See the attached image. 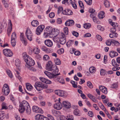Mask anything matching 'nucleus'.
<instances>
[{
  "label": "nucleus",
  "mask_w": 120,
  "mask_h": 120,
  "mask_svg": "<svg viewBox=\"0 0 120 120\" xmlns=\"http://www.w3.org/2000/svg\"><path fill=\"white\" fill-rule=\"evenodd\" d=\"M52 74L50 72L45 71H44V73L49 78H55L57 77V76L60 75V73L57 74L58 71V68L56 66H54L53 68H52Z\"/></svg>",
  "instance_id": "f257e3e1"
},
{
  "label": "nucleus",
  "mask_w": 120,
  "mask_h": 120,
  "mask_svg": "<svg viewBox=\"0 0 120 120\" xmlns=\"http://www.w3.org/2000/svg\"><path fill=\"white\" fill-rule=\"evenodd\" d=\"M29 106V104L27 102L25 101H23L22 104H20L19 105V111L21 113L23 112L26 108Z\"/></svg>",
  "instance_id": "f03ea898"
},
{
  "label": "nucleus",
  "mask_w": 120,
  "mask_h": 120,
  "mask_svg": "<svg viewBox=\"0 0 120 120\" xmlns=\"http://www.w3.org/2000/svg\"><path fill=\"white\" fill-rule=\"evenodd\" d=\"M34 86L36 89L38 91H40V90L38 89V87H40L42 89H46L48 87L47 85L44 84L41 82H36Z\"/></svg>",
  "instance_id": "7ed1b4c3"
},
{
  "label": "nucleus",
  "mask_w": 120,
  "mask_h": 120,
  "mask_svg": "<svg viewBox=\"0 0 120 120\" xmlns=\"http://www.w3.org/2000/svg\"><path fill=\"white\" fill-rule=\"evenodd\" d=\"M53 29L51 26L47 27L44 30L45 32L44 34V35L45 37L46 38L50 35H51L52 31Z\"/></svg>",
  "instance_id": "20e7f679"
},
{
  "label": "nucleus",
  "mask_w": 120,
  "mask_h": 120,
  "mask_svg": "<svg viewBox=\"0 0 120 120\" xmlns=\"http://www.w3.org/2000/svg\"><path fill=\"white\" fill-rule=\"evenodd\" d=\"M26 63V66L30 70L33 71L32 68H30L31 66H33L35 64V62L34 60L30 57L28 59L27 61L25 62Z\"/></svg>",
  "instance_id": "39448f33"
},
{
  "label": "nucleus",
  "mask_w": 120,
  "mask_h": 120,
  "mask_svg": "<svg viewBox=\"0 0 120 120\" xmlns=\"http://www.w3.org/2000/svg\"><path fill=\"white\" fill-rule=\"evenodd\" d=\"M4 94L5 96L7 95L9 93L10 90L8 85L6 84H5L3 87L2 89Z\"/></svg>",
  "instance_id": "423d86ee"
},
{
  "label": "nucleus",
  "mask_w": 120,
  "mask_h": 120,
  "mask_svg": "<svg viewBox=\"0 0 120 120\" xmlns=\"http://www.w3.org/2000/svg\"><path fill=\"white\" fill-rule=\"evenodd\" d=\"M59 41L60 44L62 45L64 44L66 41L65 35L63 33H61L59 37Z\"/></svg>",
  "instance_id": "0eeeda50"
},
{
  "label": "nucleus",
  "mask_w": 120,
  "mask_h": 120,
  "mask_svg": "<svg viewBox=\"0 0 120 120\" xmlns=\"http://www.w3.org/2000/svg\"><path fill=\"white\" fill-rule=\"evenodd\" d=\"M25 34L28 40L30 41L32 40V34L29 28H27Z\"/></svg>",
  "instance_id": "6e6552de"
},
{
  "label": "nucleus",
  "mask_w": 120,
  "mask_h": 120,
  "mask_svg": "<svg viewBox=\"0 0 120 120\" xmlns=\"http://www.w3.org/2000/svg\"><path fill=\"white\" fill-rule=\"evenodd\" d=\"M3 52L4 55L7 57H11L13 54L12 52L8 49H4L3 51Z\"/></svg>",
  "instance_id": "1a4fd4ad"
},
{
  "label": "nucleus",
  "mask_w": 120,
  "mask_h": 120,
  "mask_svg": "<svg viewBox=\"0 0 120 120\" xmlns=\"http://www.w3.org/2000/svg\"><path fill=\"white\" fill-rule=\"evenodd\" d=\"M45 28V26L41 25L37 27L36 30V34L38 35H40L41 33L42 32Z\"/></svg>",
  "instance_id": "9d476101"
},
{
  "label": "nucleus",
  "mask_w": 120,
  "mask_h": 120,
  "mask_svg": "<svg viewBox=\"0 0 120 120\" xmlns=\"http://www.w3.org/2000/svg\"><path fill=\"white\" fill-rule=\"evenodd\" d=\"M36 117L38 120H50L49 118L40 114L37 115L36 116Z\"/></svg>",
  "instance_id": "9b49d317"
},
{
  "label": "nucleus",
  "mask_w": 120,
  "mask_h": 120,
  "mask_svg": "<svg viewBox=\"0 0 120 120\" xmlns=\"http://www.w3.org/2000/svg\"><path fill=\"white\" fill-rule=\"evenodd\" d=\"M53 66L52 62L51 61H49L46 65V69L48 71H51L52 70V68H53Z\"/></svg>",
  "instance_id": "f8f14e48"
},
{
  "label": "nucleus",
  "mask_w": 120,
  "mask_h": 120,
  "mask_svg": "<svg viewBox=\"0 0 120 120\" xmlns=\"http://www.w3.org/2000/svg\"><path fill=\"white\" fill-rule=\"evenodd\" d=\"M62 13L64 15H72L73 12L71 10L69 9H67L64 10Z\"/></svg>",
  "instance_id": "ddd939ff"
},
{
  "label": "nucleus",
  "mask_w": 120,
  "mask_h": 120,
  "mask_svg": "<svg viewBox=\"0 0 120 120\" xmlns=\"http://www.w3.org/2000/svg\"><path fill=\"white\" fill-rule=\"evenodd\" d=\"M8 27L7 30V33L8 36H10L12 29V24L10 20H9Z\"/></svg>",
  "instance_id": "4468645a"
},
{
  "label": "nucleus",
  "mask_w": 120,
  "mask_h": 120,
  "mask_svg": "<svg viewBox=\"0 0 120 120\" xmlns=\"http://www.w3.org/2000/svg\"><path fill=\"white\" fill-rule=\"evenodd\" d=\"M75 22L72 20H67L65 23L66 26H72L74 24Z\"/></svg>",
  "instance_id": "2eb2a0df"
},
{
  "label": "nucleus",
  "mask_w": 120,
  "mask_h": 120,
  "mask_svg": "<svg viewBox=\"0 0 120 120\" xmlns=\"http://www.w3.org/2000/svg\"><path fill=\"white\" fill-rule=\"evenodd\" d=\"M63 106L64 108L67 109L70 108L71 107V104L70 103L67 101H63L62 102Z\"/></svg>",
  "instance_id": "dca6fc26"
},
{
  "label": "nucleus",
  "mask_w": 120,
  "mask_h": 120,
  "mask_svg": "<svg viewBox=\"0 0 120 120\" xmlns=\"http://www.w3.org/2000/svg\"><path fill=\"white\" fill-rule=\"evenodd\" d=\"M111 25L113 27V28H111L110 30V32H115L116 31V27L118 26V25L117 23L115 24V22H113L111 24Z\"/></svg>",
  "instance_id": "f3484780"
},
{
  "label": "nucleus",
  "mask_w": 120,
  "mask_h": 120,
  "mask_svg": "<svg viewBox=\"0 0 120 120\" xmlns=\"http://www.w3.org/2000/svg\"><path fill=\"white\" fill-rule=\"evenodd\" d=\"M54 106L55 109L57 110H60L62 108L63 105L61 103L58 102L54 104Z\"/></svg>",
  "instance_id": "a211bd4d"
},
{
  "label": "nucleus",
  "mask_w": 120,
  "mask_h": 120,
  "mask_svg": "<svg viewBox=\"0 0 120 120\" xmlns=\"http://www.w3.org/2000/svg\"><path fill=\"white\" fill-rule=\"evenodd\" d=\"M99 88L101 91L102 92L105 94H106L107 93V88L103 86H99Z\"/></svg>",
  "instance_id": "6ab92c4d"
},
{
  "label": "nucleus",
  "mask_w": 120,
  "mask_h": 120,
  "mask_svg": "<svg viewBox=\"0 0 120 120\" xmlns=\"http://www.w3.org/2000/svg\"><path fill=\"white\" fill-rule=\"evenodd\" d=\"M45 44L48 47H51L53 45L52 42L50 40L48 39L45 41Z\"/></svg>",
  "instance_id": "aec40b11"
},
{
  "label": "nucleus",
  "mask_w": 120,
  "mask_h": 120,
  "mask_svg": "<svg viewBox=\"0 0 120 120\" xmlns=\"http://www.w3.org/2000/svg\"><path fill=\"white\" fill-rule=\"evenodd\" d=\"M118 55V53L116 52L113 51L110 52L109 53L110 56L112 58L117 56Z\"/></svg>",
  "instance_id": "412c9836"
},
{
  "label": "nucleus",
  "mask_w": 120,
  "mask_h": 120,
  "mask_svg": "<svg viewBox=\"0 0 120 120\" xmlns=\"http://www.w3.org/2000/svg\"><path fill=\"white\" fill-rule=\"evenodd\" d=\"M104 14V11H102L100 12L98 14V17L99 19H103L105 16Z\"/></svg>",
  "instance_id": "4be33fe9"
},
{
  "label": "nucleus",
  "mask_w": 120,
  "mask_h": 120,
  "mask_svg": "<svg viewBox=\"0 0 120 120\" xmlns=\"http://www.w3.org/2000/svg\"><path fill=\"white\" fill-rule=\"evenodd\" d=\"M26 87L27 89L28 90L31 91L33 89V87L29 83L26 84Z\"/></svg>",
  "instance_id": "5701e85b"
},
{
  "label": "nucleus",
  "mask_w": 120,
  "mask_h": 120,
  "mask_svg": "<svg viewBox=\"0 0 120 120\" xmlns=\"http://www.w3.org/2000/svg\"><path fill=\"white\" fill-rule=\"evenodd\" d=\"M22 55L25 62H26L28 58L30 57V56L29 57V56L27 55L26 53L25 52L23 53Z\"/></svg>",
  "instance_id": "b1692460"
},
{
  "label": "nucleus",
  "mask_w": 120,
  "mask_h": 120,
  "mask_svg": "<svg viewBox=\"0 0 120 120\" xmlns=\"http://www.w3.org/2000/svg\"><path fill=\"white\" fill-rule=\"evenodd\" d=\"M80 111L78 109H75L74 111V114L76 116H79L80 115Z\"/></svg>",
  "instance_id": "393cba45"
},
{
  "label": "nucleus",
  "mask_w": 120,
  "mask_h": 120,
  "mask_svg": "<svg viewBox=\"0 0 120 120\" xmlns=\"http://www.w3.org/2000/svg\"><path fill=\"white\" fill-rule=\"evenodd\" d=\"M72 0H64L62 3L63 4H65L66 5H69L71 4L72 2Z\"/></svg>",
  "instance_id": "a878e982"
},
{
  "label": "nucleus",
  "mask_w": 120,
  "mask_h": 120,
  "mask_svg": "<svg viewBox=\"0 0 120 120\" xmlns=\"http://www.w3.org/2000/svg\"><path fill=\"white\" fill-rule=\"evenodd\" d=\"M118 35L115 32H111L109 34V36L111 38H114V37H117Z\"/></svg>",
  "instance_id": "bb28decb"
},
{
  "label": "nucleus",
  "mask_w": 120,
  "mask_h": 120,
  "mask_svg": "<svg viewBox=\"0 0 120 120\" xmlns=\"http://www.w3.org/2000/svg\"><path fill=\"white\" fill-rule=\"evenodd\" d=\"M7 0H2V2L5 8H8L9 6L8 3V1H7Z\"/></svg>",
  "instance_id": "cd10ccee"
},
{
  "label": "nucleus",
  "mask_w": 120,
  "mask_h": 120,
  "mask_svg": "<svg viewBox=\"0 0 120 120\" xmlns=\"http://www.w3.org/2000/svg\"><path fill=\"white\" fill-rule=\"evenodd\" d=\"M52 31V32L51 34V35H53L54 36H57L59 33L58 31L55 30V29H53Z\"/></svg>",
  "instance_id": "c85d7f7f"
},
{
  "label": "nucleus",
  "mask_w": 120,
  "mask_h": 120,
  "mask_svg": "<svg viewBox=\"0 0 120 120\" xmlns=\"http://www.w3.org/2000/svg\"><path fill=\"white\" fill-rule=\"evenodd\" d=\"M31 24L32 26L35 27L37 26L38 25L39 23L37 21L34 20L32 22Z\"/></svg>",
  "instance_id": "c756f323"
},
{
  "label": "nucleus",
  "mask_w": 120,
  "mask_h": 120,
  "mask_svg": "<svg viewBox=\"0 0 120 120\" xmlns=\"http://www.w3.org/2000/svg\"><path fill=\"white\" fill-rule=\"evenodd\" d=\"M96 68L94 67H91L89 69L90 73H94L96 71Z\"/></svg>",
  "instance_id": "7c9ffc66"
},
{
  "label": "nucleus",
  "mask_w": 120,
  "mask_h": 120,
  "mask_svg": "<svg viewBox=\"0 0 120 120\" xmlns=\"http://www.w3.org/2000/svg\"><path fill=\"white\" fill-rule=\"evenodd\" d=\"M20 36L21 40L22 41H23L24 43H26V41L25 40V39L24 37V34L23 33H21Z\"/></svg>",
  "instance_id": "2f4dec72"
},
{
  "label": "nucleus",
  "mask_w": 120,
  "mask_h": 120,
  "mask_svg": "<svg viewBox=\"0 0 120 120\" xmlns=\"http://www.w3.org/2000/svg\"><path fill=\"white\" fill-rule=\"evenodd\" d=\"M33 51L34 54H38L40 52V50L38 48L36 47L33 49Z\"/></svg>",
  "instance_id": "473e14b6"
},
{
  "label": "nucleus",
  "mask_w": 120,
  "mask_h": 120,
  "mask_svg": "<svg viewBox=\"0 0 120 120\" xmlns=\"http://www.w3.org/2000/svg\"><path fill=\"white\" fill-rule=\"evenodd\" d=\"M61 77H59L58 78V81L60 83L62 84H64L65 83L64 80V79L61 78Z\"/></svg>",
  "instance_id": "72a5a7b5"
},
{
  "label": "nucleus",
  "mask_w": 120,
  "mask_h": 120,
  "mask_svg": "<svg viewBox=\"0 0 120 120\" xmlns=\"http://www.w3.org/2000/svg\"><path fill=\"white\" fill-rule=\"evenodd\" d=\"M51 112L53 115L55 116H56L57 114L60 113V112L54 110H52L51 111Z\"/></svg>",
  "instance_id": "f704fd0d"
},
{
  "label": "nucleus",
  "mask_w": 120,
  "mask_h": 120,
  "mask_svg": "<svg viewBox=\"0 0 120 120\" xmlns=\"http://www.w3.org/2000/svg\"><path fill=\"white\" fill-rule=\"evenodd\" d=\"M112 65L114 67H117L119 66V65L117 64L116 61L114 59H113L112 60Z\"/></svg>",
  "instance_id": "c9c22d12"
},
{
  "label": "nucleus",
  "mask_w": 120,
  "mask_h": 120,
  "mask_svg": "<svg viewBox=\"0 0 120 120\" xmlns=\"http://www.w3.org/2000/svg\"><path fill=\"white\" fill-rule=\"evenodd\" d=\"M112 43L113 44L115 45L116 46H119L120 45V43L117 41H116L115 40L112 39Z\"/></svg>",
  "instance_id": "e433bc0d"
},
{
  "label": "nucleus",
  "mask_w": 120,
  "mask_h": 120,
  "mask_svg": "<svg viewBox=\"0 0 120 120\" xmlns=\"http://www.w3.org/2000/svg\"><path fill=\"white\" fill-rule=\"evenodd\" d=\"M91 26V25L90 23H87L84 24V28L86 29H89Z\"/></svg>",
  "instance_id": "4c0bfd02"
},
{
  "label": "nucleus",
  "mask_w": 120,
  "mask_h": 120,
  "mask_svg": "<svg viewBox=\"0 0 120 120\" xmlns=\"http://www.w3.org/2000/svg\"><path fill=\"white\" fill-rule=\"evenodd\" d=\"M104 4L106 7L108 8L110 6L109 2L107 0H105L104 1Z\"/></svg>",
  "instance_id": "58836bf2"
},
{
  "label": "nucleus",
  "mask_w": 120,
  "mask_h": 120,
  "mask_svg": "<svg viewBox=\"0 0 120 120\" xmlns=\"http://www.w3.org/2000/svg\"><path fill=\"white\" fill-rule=\"evenodd\" d=\"M78 3L81 9L84 8V6L82 2L80 0L78 1Z\"/></svg>",
  "instance_id": "ea45409f"
},
{
  "label": "nucleus",
  "mask_w": 120,
  "mask_h": 120,
  "mask_svg": "<svg viewBox=\"0 0 120 120\" xmlns=\"http://www.w3.org/2000/svg\"><path fill=\"white\" fill-rule=\"evenodd\" d=\"M11 44L13 47H14L16 45V41L15 39H11Z\"/></svg>",
  "instance_id": "a19ab883"
},
{
  "label": "nucleus",
  "mask_w": 120,
  "mask_h": 120,
  "mask_svg": "<svg viewBox=\"0 0 120 120\" xmlns=\"http://www.w3.org/2000/svg\"><path fill=\"white\" fill-rule=\"evenodd\" d=\"M66 119L67 120H74V117L71 115H67Z\"/></svg>",
  "instance_id": "79ce46f5"
},
{
  "label": "nucleus",
  "mask_w": 120,
  "mask_h": 120,
  "mask_svg": "<svg viewBox=\"0 0 120 120\" xmlns=\"http://www.w3.org/2000/svg\"><path fill=\"white\" fill-rule=\"evenodd\" d=\"M20 63V61L19 59H16L15 61V64L16 66H19Z\"/></svg>",
  "instance_id": "37998d69"
},
{
  "label": "nucleus",
  "mask_w": 120,
  "mask_h": 120,
  "mask_svg": "<svg viewBox=\"0 0 120 120\" xmlns=\"http://www.w3.org/2000/svg\"><path fill=\"white\" fill-rule=\"evenodd\" d=\"M55 63L57 65H60L61 64V62L60 60L58 58H56L54 60Z\"/></svg>",
  "instance_id": "c03bdc74"
},
{
  "label": "nucleus",
  "mask_w": 120,
  "mask_h": 120,
  "mask_svg": "<svg viewBox=\"0 0 120 120\" xmlns=\"http://www.w3.org/2000/svg\"><path fill=\"white\" fill-rule=\"evenodd\" d=\"M25 109L27 113L28 114L30 113L31 110L30 106H28Z\"/></svg>",
  "instance_id": "a18cd8bd"
},
{
  "label": "nucleus",
  "mask_w": 120,
  "mask_h": 120,
  "mask_svg": "<svg viewBox=\"0 0 120 120\" xmlns=\"http://www.w3.org/2000/svg\"><path fill=\"white\" fill-rule=\"evenodd\" d=\"M112 39H109L106 42V44L108 46H110L112 42Z\"/></svg>",
  "instance_id": "49530a36"
},
{
  "label": "nucleus",
  "mask_w": 120,
  "mask_h": 120,
  "mask_svg": "<svg viewBox=\"0 0 120 120\" xmlns=\"http://www.w3.org/2000/svg\"><path fill=\"white\" fill-rule=\"evenodd\" d=\"M7 73L8 76L11 78L12 77V75L11 71L9 70H8L6 71Z\"/></svg>",
  "instance_id": "de8ad7c7"
},
{
  "label": "nucleus",
  "mask_w": 120,
  "mask_h": 120,
  "mask_svg": "<svg viewBox=\"0 0 120 120\" xmlns=\"http://www.w3.org/2000/svg\"><path fill=\"white\" fill-rule=\"evenodd\" d=\"M87 85L91 89L93 87V86L92 83L89 81H88L87 82Z\"/></svg>",
  "instance_id": "09e8293b"
},
{
  "label": "nucleus",
  "mask_w": 120,
  "mask_h": 120,
  "mask_svg": "<svg viewBox=\"0 0 120 120\" xmlns=\"http://www.w3.org/2000/svg\"><path fill=\"white\" fill-rule=\"evenodd\" d=\"M38 108L37 106H34L33 107L32 109L33 111L34 112H37Z\"/></svg>",
  "instance_id": "8fccbe9b"
},
{
  "label": "nucleus",
  "mask_w": 120,
  "mask_h": 120,
  "mask_svg": "<svg viewBox=\"0 0 120 120\" xmlns=\"http://www.w3.org/2000/svg\"><path fill=\"white\" fill-rule=\"evenodd\" d=\"M2 109H7L8 108L7 107L6 104L4 103H3L2 104Z\"/></svg>",
  "instance_id": "3c124183"
},
{
  "label": "nucleus",
  "mask_w": 120,
  "mask_h": 120,
  "mask_svg": "<svg viewBox=\"0 0 120 120\" xmlns=\"http://www.w3.org/2000/svg\"><path fill=\"white\" fill-rule=\"evenodd\" d=\"M71 83L72 84V86L74 88H76L77 87V86L75 84V81L72 80H71Z\"/></svg>",
  "instance_id": "603ef678"
},
{
  "label": "nucleus",
  "mask_w": 120,
  "mask_h": 120,
  "mask_svg": "<svg viewBox=\"0 0 120 120\" xmlns=\"http://www.w3.org/2000/svg\"><path fill=\"white\" fill-rule=\"evenodd\" d=\"M16 34L15 32H13L11 35V39H16Z\"/></svg>",
  "instance_id": "864d4df0"
},
{
  "label": "nucleus",
  "mask_w": 120,
  "mask_h": 120,
  "mask_svg": "<svg viewBox=\"0 0 120 120\" xmlns=\"http://www.w3.org/2000/svg\"><path fill=\"white\" fill-rule=\"evenodd\" d=\"M64 50L63 49H61L57 51V52L59 54H60L64 52Z\"/></svg>",
  "instance_id": "5fc2aeb1"
},
{
  "label": "nucleus",
  "mask_w": 120,
  "mask_h": 120,
  "mask_svg": "<svg viewBox=\"0 0 120 120\" xmlns=\"http://www.w3.org/2000/svg\"><path fill=\"white\" fill-rule=\"evenodd\" d=\"M96 38L99 41H101L102 40V38L101 36L99 35H97L96 36Z\"/></svg>",
  "instance_id": "6e6d98bb"
},
{
  "label": "nucleus",
  "mask_w": 120,
  "mask_h": 120,
  "mask_svg": "<svg viewBox=\"0 0 120 120\" xmlns=\"http://www.w3.org/2000/svg\"><path fill=\"white\" fill-rule=\"evenodd\" d=\"M63 10V8L62 7H59L58 8V14H59Z\"/></svg>",
  "instance_id": "4d7b16f0"
},
{
  "label": "nucleus",
  "mask_w": 120,
  "mask_h": 120,
  "mask_svg": "<svg viewBox=\"0 0 120 120\" xmlns=\"http://www.w3.org/2000/svg\"><path fill=\"white\" fill-rule=\"evenodd\" d=\"M92 18L94 22L98 24H99V23H100L99 21H97L96 19V18L95 17V16L94 17H93Z\"/></svg>",
  "instance_id": "13d9d810"
},
{
  "label": "nucleus",
  "mask_w": 120,
  "mask_h": 120,
  "mask_svg": "<svg viewBox=\"0 0 120 120\" xmlns=\"http://www.w3.org/2000/svg\"><path fill=\"white\" fill-rule=\"evenodd\" d=\"M87 4L89 5H91L92 3V0H84Z\"/></svg>",
  "instance_id": "bf43d9fd"
},
{
  "label": "nucleus",
  "mask_w": 120,
  "mask_h": 120,
  "mask_svg": "<svg viewBox=\"0 0 120 120\" xmlns=\"http://www.w3.org/2000/svg\"><path fill=\"white\" fill-rule=\"evenodd\" d=\"M88 115L90 117H92L94 116L93 112L91 111H89L88 113Z\"/></svg>",
  "instance_id": "052dcab7"
},
{
  "label": "nucleus",
  "mask_w": 120,
  "mask_h": 120,
  "mask_svg": "<svg viewBox=\"0 0 120 120\" xmlns=\"http://www.w3.org/2000/svg\"><path fill=\"white\" fill-rule=\"evenodd\" d=\"M105 74V70H104L103 69H102L101 71H100V74L102 76H103Z\"/></svg>",
  "instance_id": "680f3d73"
},
{
  "label": "nucleus",
  "mask_w": 120,
  "mask_h": 120,
  "mask_svg": "<svg viewBox=\"0 0 120 120\" xmlns=\"http://www.w3.org/2000/svg\"><path fill=\"white\" fill-rule=\"evenodd\" d=\"M64 32L66 35H67L68 33V29L67 27H65L64 28Z\"/></svg>",
  "instance_id": "e2e57ef3"
},
{
  "label": "nucleus",
  "mask_w": 120,
  "mask_h": 120,
  "mask_svg": "<svg viewBox=\"0 0 120 120\" xmlns=\"http://www.w3.org/2000/svg\"><path fill=\"white\" fill-rule=\"evenodd\" d=\"M73 35L75 36L76 37H77L79 36V34L77 32L73 31L72 32Z\"/></svg>",
  "instance_id": "0e129e2a"
},
{
  "label": "nucleus",
  "mask_w": 120,
  "mask_h": 120,
  "mask_svg": "<svg viewBox=\"0 0 120 120\" xmlns=\"http://www.w3.org/2000/svg\"><path fill=\"white\" fill-rule=\"evenodd\" d=\"M49 16L51 18H53L55 16L54 13L53 12L50 13L49 14Z\"/></svg>",
  "instance_id": "69168bd1"
},
{
  "label": "nucleus",
  "mask_w": 120,
  "mask_h": 120,
  "mask_svg": "<svg viewBox=\"0 0 120 120\" xmlns=\"http://www.w3.org/2000/svg\"><path fill=\"white\" fill-rule=\"evenodd\" d=\"M39 79L41 81L44 83H45L46 79L45 78L42 77H40Z\"/></svg>",
  "instance_id": "338daca9"
},
{
  "label": "nucleus",
  "mask_w": 120,
  "mask_h": 120,
  "mask_svg": "<svg viewBox=\"0 0 120 120\" xmlns=\"http://www.w3.org/2000/svg\"><path fill=\"white\" fill-rule=\"evenodd\" d=\"M49 58V56L47 55H45L43 57V59L44 60H47Z\"/></svg>",
  "instance_id": "774afa93"
}]
</instances>
